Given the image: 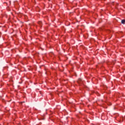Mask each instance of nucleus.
<instances>
[{"label":"nucleus","instance_id":"obj_3","mask_svg":"<svg viewBox=\"0 0 125 125\" xmlns=\"http://www.w3.org/2000/svg\"><path fill=\"white\" fill-rule=\"evenodd\" d=\"M39 24L40 25H41V24H42V21H39Z\"/></svg>","mask_w":125,"mask_h":125},{"label":"nucleus","instance_id":"obj_1","mask_svg":"<svg viewBox=\"0 0 125 125\" xmlns=\"http://www.w3.org/2000/svg\"><path fill=\"white\" fill-rule=\"evenodd\" d=\"M125 22V20H122L121 21V23H122V24H124Z\"/></svg>","mask_w":125,"mask_h":125},{"label":"nucleus","instance_id":"obj_2","mask_svg":"<svg viewBox=\"0 0 125 125\" xmlns=\"http://www.w3.org/2000/svg\"><path fill=\"white\" fill-rule=\"evenodd\" d=\"M81 82H82V79H79L78 80V83H81Z\"/></svg>","mask_w":125,"mask_h":125}]
</instances>
